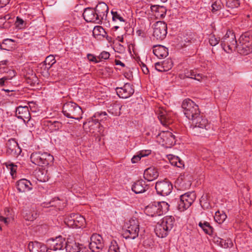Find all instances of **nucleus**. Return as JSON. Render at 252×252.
Instances as JSON below:
<instances>
[{
  "mask_svg": "<svg viewBox=\"0 0 252 252\" xmlns=\"http://www.w3.org/2000/svg\"><path fill=\"white\" fill-rule=\"evenodd\" d=\"M116 64L117 65H120L122 66H125V64L122 63L121 61L119 60H116Z\"/></svg>",
  "mask_w": 252,
  "mask_h": 252,
  "instance_id": "59",
  "label": "nucleus"
},
{
  "mask_svg": "<svg viewBox=\"0 0 252 252\" xmlns=\"http://www.w3.org/2000/svg\"><path fill=\"white\" fill-rule=\"evenodd\" d=\"M65 238L62 236H59L47 240L48 249L52 252H65Z\"/></svg>",
  "mask_w": 252,
  "mask_h": 252,
  "instance_id": "10",
  "label": "nucleus"
},
{
  "mask_svg": "<svg viewBox=\"0 0 252 252\" xmlns=\"http://www.w3.org/2000/svg\"><path fill=\"white\" fill-rule=\"evenodd\" d=\"M169 207L168 203L164 201L155 202L146 207L145 213L152 217L160 216L168 211Z\"/></svg>",
  "mask_w": 252,
  "mask_h": 252,
  "instance_id": "4",
  "label": "nucleus"
},
{
  "mask_svg": "<svg viewBox=\"0 0 252 252\" xmlns=\"http://www.w3.org/2000/svg\"><path fill=\"white\" fill-rule=\"evenodd\" d=\"M162 65L164 68L165 71H168L173 66V63L171 59H167L166 60H164L163 62H161Z\"/></svg>",
  "mask_w": 252,
  "mask_h": 252,
  "instance_id": "41",
  "label": "nucleus"
},
{
  "mask_svg": "<svg viewBox=\"0 0 252 252\" xmlns=\"http://www.w3.org/2000/svg\"><path fill=\"white\" fill-rule=\"evenodd\" d=\"M99 23L106 20L108 13V7L104 2L99 3L94 9Z\"/></svg>",
  "mask_w": 252,
  "mask_h": 252,
  "instance_id": "18",
  "label": "nucleus"
},
{
  "mask_svg": "<svg viewBox=\"0 0 252 252\" xmlns=\"http://www.w3.org/2000/svg\"><path fill=\"white\" fill-rule=\"evenodd\" d=\"M208 39L210 44L212 46L217 45L220 41V38L217 37L214 34L210 35Z\"/></svg>",
  "mask_w": 252,
  "mask_h": 252,
  "instance_id": "42",
  "label": "nucleus"
},
{
  "mask_svg": "<svg viewBox=\"0 0 252 252\" xmlns=\"http://www.w3.org/2000/svg\"><path fill=\"white\" fill-rule=\"evenodd\" d=\"M7 167L10 169V174L12 176H14V174L16 173V170H17V166L14 165L13 164L11 163L9 164L8 166Z\"/></svg>",
  "mask_w": 252,
  "mask_h": 252,
  "instance_id": "47",
  "label": "nucleus"
},
{
  "mask_svg": "<svg viewBox=\"0 0 252 252\" xmlns=\"http://www.w3.org/2000/svg\"><path fill=\"white\" fill-rule=\"evenodd\" d=\"M9 142H13V144H14V146L15 147H18L19 148V146H18V143L16 142L15 140H9Z\"/></svg>",
  "mask_w": 252,
  "mask_h": 252,
  "instance_id": "61",
  "label": "nucleus"
},
{
  "mask_svg": "<svg viewBox=\"0 0 252 252\" xmlns=\"http://www.w3.org/2000/svg\"><path fill=\"white\" fill-rule=\"evenodd\" d=\"M237 47L240 54L244 55L250 54L252 52V38L250 37L247 34L242 35Z\"/></svg>",
  "mask_w": 252,
  "mask_h": 252,
  "instance_id": "11",
  "label": "nucleus"
},
{
  "mask_svg": "<svg viewBox=\"0 0 252 252\" xmlns=\"http://www.w3.org/2000/svg\"><path fill=\"white\" fill-rule=\"evenodd\" d=\"M154 54L158 58L166 57L168 54V49L164 46L155 45L153 46Z\"/></svg>",
  "mask_w": 252,
  "mask_h": 252,
  "instance_id": "25",
  "label": "nucleus"
},
{
  "mask_svg": "<svg viewBox=\"0 0 252 252\" xmlns=\"http://www.w3.org/2000/svg\"><path fill=\"white\" fill-rule=\"evenodd\" d=\"M11 152L14 154V155H18L20 154L21 151H11Z\"/></svg>",
  "mask_w": 252,
  "mask_h": 252,
  "instance_id": "63",
  "label": "nucleus"
},
{
  "mask_svg": "<svg viewBox=\"0 0 252 252\" xmlns=\"http://www.w3.org/2000/svg\"><path fill=\"white\" fill-rule=\"evenodd\" d=\"M39 176V179L38 180H39V181L40 182H45L46 181V180H47V178L44 176V177H40L39 175L38 176Z\"/></svg>",
  "mask_w": 252,
  "mask_h": 252,
  "instance_id": "58",
  "label": "nucleus"
},
{
  "mask_svg": "<svg viewBox=\"0 0 252 252\" xmlns=\"http://www.w3.org/2000/svg\"><path fill=\"white\" fill-rule=\"evenodd\" d=\"M233 245L232 241L230 239H227L223 240L221 238V242L220 244V247L223 248H227L232 247Z\"/></svg>",
  "mask_w": 252,
  "mask_h": 252,
  "instance_id": "44",
  "label": "nucleus"
},
{
  "mask_svg": "<svg viewBox=\"0 0 252 252\" xmlns=\"http://www.w3.org/2000/svg\"><path fill=\"white\" fill-rule=\"evenodd\" d=\"M16 116L18 119H22L27 125L30 121L31 115L29 107L27 106H19L16 108Z\"/></svg>",
  "mask_w": 252,
  "mask_h": 252,
  "instance_id": "19",
  "label": "nucleus"
},
{
  "mask_svg": "<svg viewBox=\"0 0 252 252\" xmlns=\"http://www.w3.org/2000/svg\"><path fill=\"white\" fill-rule=\"evenodd\" d=\"M14 42V40L12 39H9V38H7V39H5L3 42H2V45H1V48L2 47V46L4 45H10V43L11 42Z\"/></svg>",
  "mask_w": 252,
  "mask_h": 252,
  "instance_id": "51",
  "label": "nucleus"
},
{
  "mask_svg": "<svg viewBox=\"0 0 252 252\" xmlns=\"http://www.w3.org/2000/svg\"><path fill=\"white\" fill-rule=\"evenodd\" d=\"M174 223L175 220L172 216L164 217L160 222L156 225L155 231L157 236L160 238L165 237L173 228Z\"/></svg>",
  "mask_w": 252,
  "mask_h": 252,
  "instance_id": "2",
  "label": "nucleus"
},
{
  "mask_svg": "<svg viewBox=\"0 0 252 252\" xmlns=\"http://www.w3.org/2000/svg\"><path fill=\"white\" fill-rule=\"evenodd\" d=\"M9 74H10V76H4L3 77L0 79V86H5V82L11 80L15 76V72L14 70H10Z\"/></svg>",
  "mask_w": 252,
  "mask_h": 252,
  "instance_id": "37",
  "label": "nucleus"
},
{
  "mask_svg": "<svg viewBox=\"0 0 252 252\" xmlns=\"http://www.w3.org/2000/svg\"><path fill=\"white\" fill-rule=\"evenodd\" d=\"M213 241L214 243L220 246V244L221 242V238L217 236H215L213 237Z\"/></svg>",
  "mask_w": 252,
  "mask_h": 252,
  "instance_id": "50",
  "label": "nucleus"
},
{
  "mask_svg": "<svg viewBox=\"0 0 252 252\" xmlns=\"http://www.w3.org/2000/svg\"><path fill=\"white\" fill-rule=\"evenodd\" d=\"M1 90H2V91H4L6 93H9V92H11L13 91V90H10L8 89H2Z\"/></svg>",
  "mask_w": 252,
  "mask_h": 252,
  "instance_id": "62",
  "label": "nucleus"
},
{
  "mask_svg": "<svg viewBox=\"0 0 252 252\" xmlns=\"http://www.w3.org/2000/svg\"><path fill=\"white\" fill-rule=\"evenodd\" d=\"M90 240L89 249L93 252H98L99 250L102 249L104 247V243L101 236L94 234L91 236Z\"/></svg>",
  "mask_w": 252,
  "mask_h": 252,
  "instance_id": "16",
  "label": "nucleus"
},
{
  "mask_svg": "<svg viewBox=\"0 0 252 252\" xmlns=\"http://www.w3.org/2000/svg\"><path fill=\"white\" fill-rule=\"evenodd\" d=\"M180 198L178 209L180 211H184L192 204L196 198V195L194 192H189L181 195Z\"/></svg>",
  "mask_w": 252,
  "mask_h": 252,
  "instance_id": "12",
  "label": "nucleus"
},
{
  "mask_svg": "<svg viewBox=\"0 0 252 252\" xmlns=\"http://www.w3.org/2000/svg\"><path fill=\"white\" fill-rule=\"evenodd\" d=\"M183 112L186 117L191 121L200 115L198 106L189 99H185L182 104Z\"/></svg>",
  "mask_w": 252,
  "mask_h": 252,
  "instance_id": "5",
  "label": "nucleus"
},
{
  "mask_svg": "<svg viewBox=\"0 0 252 252\" xmlns=\"http://www.w3.org/2000/svg\"><path fill=\"white\" fill-rule=\"evenodd\" d=\"M16 187L19 192H24L32 190V187L31 183L28 180L22 179L19 180L16 184Z\"/></svg>",
  "mask_w": 252,
  "mask_h": 252,
  "instance_id": "24",
  "label": "nucleus"
},
{
  "mask_svg": "<svg viewBox=\"0 0 252 252\" xmlns=\"http://www.w3.org/2000/svg\"><path fill=\"white\" fill-rule=\"evenodd\" d=\"M117 95L122 98H127L131 96L134 92V89L130 83H126L121 87L116 89Z\"/></svg>",
  "mask_w": 252,
  "mask_h": 252,
  "instance_id": "17",
  "label": "nucleus"
},
{
  "mask_svg": "<svg viewBox=\"0 0 252 252\" xmlns=\"http://www.w3.org/2000/svg\"><path fill=\"white\" fill-rule=\"evenodd\" d=\"M112 15V20L113 21H117L119 20L121 22H125V20L123 17L121 16V14L117 11L112 10L111 12Z\"/></svg>",
  "mask_w": 252,
  "mask_h": 252,
  "instance_id": "36",
  "label": "nucleus"
},
{
  "mask_svg": "<svg viewBox=\"0 0 252 252\" xmlns=\"http://www.w3.org/2000/svg\"><path fill=\"white\" fill-rule=\"evenodd\" d=\"M168 158L171 164L177 167L181 168L184 166L183 161L177 156L172 155L168 156Z\"/></svg>",
  "mask_w": 252,
  "mask_h": 252,
  "instance_id": "30",
  "label": "nucleus"
},
{
  "mask_svg": "<svg viewBox=\"0 0 252 252\" xmlns=\"http://www.w3.org/2000/svg\"><path fill=\"white\" fill-rule=\"evenodd\" d=\"M23 216L25 220L29 221H32L36 218L37 214L34 212H27L26 211L24 213Z\"/></svg>",
  "mask_w": 252,
  "mask_h": 252,
  "instance_id": "39",
  "label": "nucleus"
},
{
  "mask_svg": "<svg viewBox=\"0 0 252 252\" xmlns=\"http://www.w3.org/2000/svg\"><path fill=\"white\" fill-rule=\"evenodd\" d=\"M229 11L228 10H223L222 11V14L224 16L227 17L229 16Z\"/></svg>",
  "mask_w": 252,
  "mask_h": 252,
  "instance_id": "60",
  "label": "nucleus"
},
{
  "mask_svg": "<svg viewBox=\"0 0 252 252\" xmlns=\"http://www.w3.org/2000/svg\"><path fill=\"white\" fill-rule=\"evenodd\" d=\"M108 252H120L118 244L115 241L111 242Z\"/></svg>",
  "mask_w": 252,
  "mask_h": 252,
  "instance_id": "43",
  "label": "nucleus"
},
{
  "mask_svg": "<svg viewBox=\"0 0 252 252\" xmlns=\"http://www.w3.org/2000/svg\"><path fill=\"white\" fill-rule=\"evenodd\" d=\"M226 6L228 8L233 9L237 7L239 5V1L238 0H225Z\"/></svg>",
  "mask_w": 252,
  "mask_h": 252,
  "instance_id": "40",
  "label": "nucleus"
},
{
  "mask_svg": "<svg viewBox=\"0 0 252 252\" xmlns=\"http://www.w3.org/2000/svg\"><path fill=\"white\" fill-rule=\"evenodd\" d=\"M83 16L87 22L99 23L94 9L91 7L86 8L84 10Z\"/></svg>",
  "mask_w": 252,
  "mask_h": 252,
  "instance_id": "20",
  "label": "nucleus"
},
{
  "mask_svg": "<svg viewBox=\"0 0 252 252\" xmlns=\"http://www.w3.org/2000/svg\"><path fill=\"white\" fill-rule=\"evenodd\" d=\"M191 133L195 136H206L210 134L211 126L208 120L200 115L193 119L191 122Z\"/></svg>",
  "mask_w": 252,
  "mask_h": 252,
  "instance_id": "1",
  "label": "nucleus"
},
{
  "mask_svg": "<svg viewBox=\"0 0 252 252\" xmlns=\"http://www.w3.org/2000/svg\"><path fill=\"white\" fill-rule=\"evenodd\" d=\"M151 153V151H141V152H140V154L141 155V157H146L147 156H148L149 155H150Z\"/></svg>",
  "mask_w": 252,
  "mask_h": 252,
  "instance_id": "56",
  "label": "nucleus"
},
{
  "mask_svg": "<svg viewBox=\"0 0 252 252\" xmlns=\"http://www.w3.org/2000/svg\"><path fill=\"white\" fill-rule=\"evenodd\" d=\"M185 76L186 78L194 79L199 82H201L205 77L202 74L197 72V71L195 70L185 71Z\"/></svg>",
  "mask_w": 252,
  "mask_h": 252,
  "instance_id": "28",
  "label": "nucleus"
},
{
  "mask_svg": "<svg viewBox=\"0 0 252 252\" xmlns=\"http://www.w3.org/2000/svg\"><path fill=\"white\" fill-rule=\"evenodd\" d=\"M88 59L90 61L94 62H97V61L96 60L95 57L94 55H93L92 54H88Z\"/></svg>",
  "mask_w": 252,
  "mask_h": 252,
  "instance_id": "55",
  "label": "nucleus"
},
{
  "mask_svg": "<svg viewBox=\"0 0 252 252\" xmlns=\"http://www.w3.org/2000/svg\"><path fill=\"white\" fill-rule=\"evenodd\" d=\"M37 244L35 245L32 242L29 243L28 249L30 252H37L38 251L36 249Z\"/></svg>",
  "mask_w": 252,
  "mask_h": 252,
  "instance_id": "45",
  "label": "nucleus"
},
{
  "mask_svg": "<svg viewBox=\"0 0 252 252\" xmlns=\"http://www.w3.org/2000/svg\"><path fill=\"white\" fill-rule=\"evenodd\" d=\"M158 176V173L155 168L150 167L146 169L144 172V178L148 181H152L157 179Z\"/></svg>",
  "mask_w": 252,
  "mask_h": 252,
  "instance_id": "26",
  "label": "nucleus"
},
{
  "mask_svg": "<svg viewBox=\"0 0 252 252\" xmlns=\"http://www.w3.org/2000/svg\"><path fill=\"white\" fill-rule=\"evenodd\" d=\"M63 113L67 118L80 120L82 117L83 111L76 103L67 102L63 107Z\"/></svg>",
  "mask_w": 252,
  "mask_h": 252,
  "instance_id": "3",
  "label": "nucleus"
},
{
  "mask_svg": "<svg viewBox=\"0 0 252 252\" xmlns=\"http://www.w3.org/2000/svg\"><path fill=\"white\" fill-rule=\"evenodd\" d=\"M110 54L106 51H103L101 52L98 57L100 59L106 60L109 58Z\"/></svg>",
  "mask_w": 252,
  "mask_h": 252,
  "instance_id": "48",
  "label": "nucleus"
},
{
  "mask_svg": "<svg viewBox=\"0 0 252 252\" xmlns=\"http://www.w3.org/2000/svg\"><path fill=\"white\" fill-rule=\"evenodd\" d=\"M223 4L220 0H216L212 4L211 11L213 13H215L219 10L221 9Z\"/></svg>",
  "mask_w": 252,
  "mask_h": 252,
  "instance_id": "35",
  "label": "nucleus"
},
{
  "mask_svg": "<svg viewBox=\"0 0 252 252\" xmlns=\"http://www.w3.org/2000/svg\"><path fill=\"white\" fill-rule=\"evenodd\" d=\"M107 113L105 112H97L94 115V118H92V120L89 122L90 126H93V125H96V127L98 128V131L101 132L102 126H100L99 121L106 119Z\"/></svg>",
  "mask_w": 252,
  "mask_h": 252,
  "instance_id": "21",
  "label": "nucleus"
},
{
  "mask_svg": "<svg viewBox=\"0 0 252 252\" xmlns=\"http://www.w3.org/2000/svg\"><path fill=\"white\" fill-rule=\"evenodd\" d=\"M155 188L158 194L162 196H166L171 192L173 187L169 181L164 180L157 182Z\"/></svg>",
  "mask_w": 252,
  "mask_h": 252,
  "instance_id": "15",
  "label": "nucleus"
},
{
  "mask_svg": "<svg viewBox=\"0 0 252 252\" xmlns=\"http://www.w3.org/2000/svg\"><path fill=\"white\" fill-rule=\"evenodd\" d=\"M151 9L153 12L155 13V15L157 18H163L166 14V9L163 6L152 5Z\"/></svg>",
  "mask_w": 252,
  "mask_h": 252,
  "instance_id": "29",
  "label": "nucleus"
},
{
  "mask_svg": "<svg viewBox=\"0 0 252 252\" xmlns=\"http://www.w3.org/2000/svg\"><path fill=\"white\" fill-rule=\"evenodd\" d=\"M143 73L145 74H147L149 73V70L147 66L145 64H143L141 66Z\"/></svg>",
  "mask_w": 252,
  "mask_h": 252,
  "instance_id": "57",
  "label": "nucleus"
},
{
  "mask_svg": "<svg viewBox=\"0 0 252 252\" xmlns=\"http://www.w3.org/2000/svg\"><path fill=\"white\" fill-rule=\"evenodd\" d=\"M114 28L116 30H117V29H118L119 27L118 26H115Z\"/></svg>",
  "mask_w": 252,
  "mask_h": 252,
  "instance_id": "64",
  "label": "nucleus"
},
{
  "mask_svg": "<svg viewBox=\"0 0 252 252\" xmlns=\"http://www.w3.org/2000/svg\"><path fill=\"white\" fill-rule=\"evenodd\" d=\"M167 25L164 22L158 21L154 25L153 36L158 40H162L166 36Z\"/></svg>",
  "mask_w": 252,
  "mask_h": 252,
  "instance_id": "14",
  "label": "nucleus"
},
{
  "mask_svg": "<svg viewBox=\"0 0 252 252\" xmlns=\"http://www.w3.org/2000/svg\"><path fill=\"white\" fill-rule=\"evenodd\" d=\"M199 227L204 231V232L208 234L211 235L213 232V228L210 225L209 223L207 221L203 222H200L198 224Z\"/></svg>",
  "mask_w": 252,
  "mask_h": 252,
  "instance_id": "31",
  "label": "nucleus"
},
{
  "mask_svg": "<svg viewBox=\"0 0 252 252\" xmlns=\"http://www.w3.org/2000/svg\"><path fill=\"white\" fill-rule=\"evenodd\" d=\"M162 65L161 62L156 63L155 64L156 69L159 72H164L165 70Z\"/></svg>",
  "mask_w": 252,
  "mask_h": 252,
  "instance_id": "46",
  "label": "nucleus"
},
{
  "mask_svg": "<svg viewBox=\"0 0 252 252\" xmlns=\"http://www.w3.org/2000/svg\"><path fill=\"white\" fill-rule=\"evenodd\" d=\"M156 113L158 117L160 122V123L163 125L166 126L170 123L169 119L170 117V114L162 108H159L157 110Z\"/></svg>",
  "mask_w": 252,
  "mask_h": 252,
  "instance_id": "23",
  "label": "nucleus"
},
{
  "mask_svg": "<svg viewBox=\"0 0 252 252\" xmlns=\"http://www.w3.org/2000/svg\"><path fill=\"white\" fill-rule=\"evenodd\" d=\"M142 157H141V155L140 153L136 155H135L131 158V162L133 163L137 162Z\"/></svg>",
  "mask_w": 252,
  "mask_h": 252,
  "instance_id": "49",
  "label": "nucleus"
},
{
  "mask_svg": "<svg viewBox=\"0 0 252 252\" xmlns=\"http://www.w3.org/2000/svg\"><path fill=\"white\" fill-rule=\"evenodd\" d=\"M93 34L95 37H98L99 36H104L105 32L102 27L97 26L94 27Z\"/></svg>",
  "mask_w": 252,
  "mask_h": 252,
  "instance_id": "33",
  "label": "nucleus"
},
{
  "mask_svg": "<svg viewBox=\"0 0 252 252\" xmlns=\"http://www.w3.org/2000/svg\"><path fill=\"white\" fill-rule=\"evenodd\" d=\"M64 222L69 227L73 228H83L86 225L85 219L78 214H69L65 217Z\"/></svg>",
  "mask_w": 252,
  "mask_h": 252,
  "instance_id": "8",
  "label": "nucleus"
},
{
  "mask_svg": "<svg viewBox=\"0 0 252 252\" xmlns=\"http://www.w3.org/2000/svg\"><path fill=\"white\" fill-rule=\"evenodd\" d=\"M10 0H0V8L3 7L6 5Z\"/></svg>",
  "mask_w": 252,
  "mask_h": 252,
  "instance_id": "53",
  "label": "nucleus"
},
{
  "mask_svg": "<svg viewBox=\"0 0 252 252\" xmlns=\"http://www.w3.org/2000/svg\"><path fill=\"white\" fill-rule=\"evenodd\" d=\"M53 125L55 127V129H59L62 127V124L59 122L55 121L53 123Z\"/></svg>",
  "mask_w": 252,
  "mask_h": 252,
  "instance_id": "54",
  "label": "nucleus"
},
{
  "mask_svg": "<svg viewBox=\"0 0 252 252\" xmlns=\"http://www.w3.org/2000/svg\"><path fill=\"white\" fill-rule=\"evenodd\" d=\"M126 229L124 232V237L126 239H134L139 232V223L136 219H130L126 224Z\"/></svg>",
  "mask_w": 252,
  "mask_h": 252,
  "instance_id": "9",
  "label": "nucleus"
},
{
  "mask_svg": "<svg viewBox=\"0 0 252 252\" xmlns=\"http://www.w3.org/2000/svg\"><path fill=\"white\" fill-rule=\"evenodd\" d=\"M49 249L45 245H42L40 247V250L37 252H52L51 251H48Z\"/></svg>",
  "mask_w": 252,
  "mask_h": 252,
  "instance_id": "52",
  "label": "nucleus"
},
{
  "mask_svg": "<svg viewBox=\"0 0 252 252\" xmlns=\"http://www.w3.org/2000/svg\"><path fill=\"white\" fill-rule=\"evenodd\" d=\"M55 63L56 60L54 57L52 55H50L46 57L43 65L44 66L45 69L49 70Z\"/></svg>",
  "mask_w": 252,
  "mask_h": 252,
  "instance_id": "32",
  "label": "nucleus"
},
{
  "mask_svg": "<svg viewBox=\"0 0 252 252\" xmlns=\"http://www.w3.org/2000/svg\"><path fill=\"white\" fill-rule=\"evenodd\" d=\"M81 248L79 243H76L73 238H68L65 246V252H79Z\"/></svg>",
  "mask_w": 252,
  "mask_h": 252,
  "instance_id": "22",
  "label": "nucleus"
},
{
  "mask_svg": "<svg viewBox=\"0 0 252 252\" xmlns=\"http://www.w3.org/2000/svg\"><path fill=\"white\" fill-rule=\"evenodd\" d=\"M31 161L39 166H46L52 163L54 160L53 156L47 152H35L31 156Z\"/></svg>",
  "mask_w": 252,
  "mask_h": 252,
  "instance_id": "7",
  "label": "nucleus"
},
{
  "mask_svg": "<svg viewBox=\"0 0 252 252\" xmlns=\"http://www.w3.org/2000/svg\"><path fill=\"white\" fill-rule=\"evenodd\" d=\"M157 141L159 144L166 147H171L176 143L175 136L169 131H162L157 136Z\"/></svg>",
  "mask_w": 252,
  "mask_h": 252,
  "instance_id": "13",
  "label": "nucleus"
},
{
  "mask_svg": "<svg viewBox=\"0 0 252 252\" xmlns=\"http://www.w3.org/2000/svg\"><path fill=\"white\" fill-rule=\"evenodd\" d=\"M221 45L225 52L228 53L234 51L238 46L234 33L228 31L221 38Z\"/></svg>",
  "mask_w": 252,
  "mask_h": 252,
  "instance_id": "6",
  "label": "nucleus"
},
{
  "mask_svg": "<svg viewBox=\"0 0 252 252\" xmlns=\"http://www.w3.org/2000/svg\"><path fill=\"white\" fill-rule=\"evenodd\" d=\"M147 185L143 180H139L135 182L132 187V190L135 193H141L146 190Z\"/></svg>",
  "mask_w": 252,
  "mask_h": 252,
  "instance_id": "27",
  "label": "nucleus"
},
{
  "mask_svg": "<svg viewBox=\"0 0 252 252\" xmlns=\"http://www.w3.org/2000/svg\"><path fill=\"white\" fill-rule=\"evenodd\" d=\"M16 27L18 29H23L25 28L26 25V22L20 17L17 16L16 21L15 23Z\"/></svg>",
  "mask_w": 252,
  "mask_h": 252,
  "instance_id": "38",
  "label": "nucleus"
},
{
  "mask_svg": "<svg viewBox=\"0 0 252 252\" xmlns=\"http://www.w3.org/2000/svg\"><path fill=\"white\" fill-rule=\"evenodd\" d=\"M227 216L225 213L222 212L220 213V211L216 212L214 216V219L216 222L219 223H222L226 219Z\"/></svg>",
  "mask_w": 252,
  "mask_h": 252,
  "instance_id": "34",
  "label": "nucleus"
}]
</instances>
